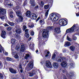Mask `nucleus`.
<instances>
[{"label":"nucleus","mask_w":79,"mask_h":79,"mask_svg":"<svg viewBox=\"0 0 79 79\" xmlns=\"http://www.w3.org/2000/svg\"><path fill=\"white\" fill-rule=\"evenodd\" d=\"M50 17L51 19L53 21H58V19L59 18L61 17L60 15H56L55 13H52L50 15Z\"/></svg>","instance_id":"nucleus-1"},{"label":"nucleus","mask_w":79,"mask_h":79,"mask_svg":"<svg viewBox=\"0 0 79 79\" xmlns=\"http://www.w3.org/2000/svg\"><path fill=\"white\" fill-rule=\"evenodd\" d=\"M42 36L44 38H48V30L44 29L43 30Z\"/></svg>","instance_id":"nucleus-2"},{"label":"nucleus","mask_w":79,"mask_h":79,"mask_svg":"<svg viewBox=\"0 0 79 79\" xmlns=\"http://www.w3.org/2000/svg\"><path fill=\"white\" fill-rule=\"evenodd\" d=\"M67 24L66 20L64 19H61L59 21V24L60 26H66Z\"/></svg>","instance_id":"nucleus-3"},{"label":"nucleus","mask_w":79,"mask_h":79,"mask_svg":"<svg viewBox=\"0 0 79 79\" xmlns=\"http://www.w3.org/2000/svg\"><path fill=\"white\" fill-rule=\"evenodd\" d=\"M16 14L17 15V16L20 17V18L19 19V21H21V20H19V19L21 18V20H23V17L21 16V12L20 11H19V10H17L16 11Z\"/></svg>","instance_id":"nucleus-4"},{"label":"nucleus","mask_w":79,"mask_h":79,"mask_svg":"<svg viewBox=\"0 0 79 79\" xmlns=\"http://www.w3.org/2000/svg\"><path fill=\"white\" fill-rule=\"evenodd\" d=\"M27 66L28 68V69H29V70H31L33 68V62L31 61L28 64Z\"/></svg>","instance_id":"nucleus-5"},{"label":"nucleus","mask_w":79,"mask_h":79,"mask_svg":"<svg viewBox=\"0 0 79 79\" xmlns=\"http://www.w3.org/2000/svg\"><path fill=\"white\" fill-rule=\"evenodd\" d=\"M54 32L56 33V34H60L61 32L60 31V27H57L55 28L54 30Z\"/></svg>","instance_id":"nucleus-6"},{"label":"nucleus","mask_w":79,"mask_h":79,"mask_svg":"<svg viewBox=\"0 0 79 79\" xmlns=\"http://www.w3.org/2000/svg\"><path fill=\"white\" fill-rule=\"evenodd\" d=\"M6 10H5L1 8L0 9V15H3L5 14Z\"/></svg>","instance_id":"nucleus-7"},{"label":"nucleus","mask_w":79,"mask_h":79,"mask_svg":"<svg viewBox=\"0 0 79 79\" xmlns=\"http://www.w3.org/2000/svg\"><path fill=\"white\" fill-rule=\"evenodd\" d=\"M46 66L48 68H51L52 66V64L50 61L49 60H47L46 61Z\"/></svg>","instance_id":"nucleus-8"},{"label":"nucleus","mask_w":79,"mask_h":79,"mask_svg":"<svg viewBox=\"0 0 79 79\" xmlns=\"http://www.w3.org/2000/svg\"><path fill=\"white\" fill-rule=\"evenodd\" d=\"M24 50H25V47H24V44L21 45V48L20 49V52L22 53L24 52Z\"/></svg>","instance_id":"nucleus-9"},{"label":"nucleus","mask_w":79,"mask_h":79,"mask_svg":"<svg viewBox=\"0 0 79 79\" xmlns=\"http://www.w3.org/2000/svg\"><path fill=\"white\" fill-rule=\"evenodd\" d=\"M45 53L46 54L45 57L47 58V57H50V52L48 51V50H45Z\"/></svg>","instance_id":"nucleus-10"},{"label":"nucleus","mask_w":79,"mask_h":79,"mask_svg":"<svg viewBox=\"0 0 79 79\" xmlns=\"http://www.w3.org/2000/svg\"><path fill=\"white\" fill-rule=\"evenodd\" d=\"M60 64L61 66L65 68L67 66V63L66 61H63Z\"/></svg>","instance_id":"nucleus-11"},{"label":"nucleus","mask_w":79,"mask_h":79,"mask_svg":"<svg viewBox=\"0 0 79 79\" xmlns=\"http://www.w3.org/2000/svg\"><path fill=\"white\" fill-rule=\"evenodd\" d=\"M37 15L35 14H31V18L33 19H37Z\"/></svg>","instance_id":"nucleus-12"},{"label":"nucleus","mask_w":79,"mask_h":79,"mask_svg":"<svg viewBox=\"0 0 79 79\" xmlns=\"http://www.w3.org/2000/svg\"><path fill=\"white\" fill-rule=\"evenodd\" d=\"M5 35H6V32L5 31H2L1 35V37L3 39H5Z\"/></svg>","instance_id":"nucleus-13"},{"label":"nucleus","mask_w":79,"mask_h":79,"mask_svg":"<svg viewBox=\"0 0 79 79\" xmlns=\"http://www.w3.org/2000/svg\"><path fill=\"white\" fill-rule=\"evenodd\" d=\"M53 66L54 68H55V69L58 68V64L56 62L53 63Z\"/></svg>","instance_id":"nucleus-14"},{"label":"nucleus","mask_w":79,"mask_h":79,"mask_svg":"<svg viewBox=\"0 0 79 79\" xmlns=\"http://www.w3.org/2000/svg\"><path fill=\"white\" fill-rule=\"evenodd\" d=\"M9 71L11 73H14L15 74H16V71L11 68L9 69Z\"/></svg>","instance_id":"nucleus-15"},{"label":"nucleus","mask_w":79,"mask_h":79,"mask_svg":"<svg viewBox=\"0 0 79 79\" xmlns=\"http://www.w3.org/2000/svg\"><path fill=\"white\" fill-rule=\"evenodd\" d=\"M31 3L32 6H34L35 5V0H31Z\"/></svg>","instance_id":"nucleus-16"},{"label":"nucleus","mask_w":79,"mask_h":79,"mask_svg":"<svg viewBox=\"0 0 79 79\" xmlns=\"http://www.w3.org/2000/svg\"><path fill=\"white\" fill-rule=\"evenodd\" d=\"M31 13L29 11H27L26 14V15L27 16V17H31Z\"/></svg>","instance_id":"nucleus-17"},{"label":"nucleus","mask_w":79,"mask_h":79,"mask_svg":"<svg viewBox=\"0 0 79 79\" xmlns=\"http://www.w3.org/2000/svg\"><path fill=\"white\" fill-rule=\"evenodd\" d=\"M35 73H36V72L35 71V70H33L32 73H29V76H30V77H32V76H34V75L35 74Z\"/></svg>","instance_id":"nucleus-18"},{"label":"nucleus","mask_w":79,"mask_h":79,"mask_svg":"<svg viewBox=\"0 0 79 79\" xmlns=\"http://www.w3.org/2000/svg\"><path fill=\"white\" fill-rule=\"evenodd\" d=\"M15 32L17 34H19L21 32V29H17L15 30Z\"/></svg>","instance_id":"nucleus-19"},{"label":"nucleus","mask_w":79,"mask_h":79,"mask_svg":"<svg viewBox=\"0 0 79 79\" xmlns=\"http://www.w3.org/2000/svg\"><path fill=\"white\" fill-rule=\"evenodd\" d=\"M6 5H7V6H10V7H11V6H13V4L10 2H7L6 3Z\"/></svg>","instance_id":"nucleus-20"},{"label":"nucleus","mask_w":79,"mask_h":79,"mask_svg":"<svg viewBox=\"0 0 79 79\" xmlns=\"http://www.w3.org/2000/svg\"><path fill=\"white\" fill-rule=\"evenodd\" d=\"M70 45H71L70 43L68 41H67L66 43L64 45L65 47H66V46H70Z\"/></svg>","instance_id":"nucleus-21"},{"label":"nucleus","mask_w":79,"mask_h":79,"mask_svg":"<svg viewBox=\"0 0 79 79\" xmlns=\"http://www.w3.org/2000/svg\"><path fill=\"white\" fill-rule=\"evenodd\" d=\"M70 48L72 51H74L75 50V47L72 46L70 47Z\"/></svg>","instance_id":"nucleus-22"},{"label":"nucleus","mask_w":79,"mask_h":79,"mask_svg":"<svg viewBox=\"0 0 79 79\" xmlns=\"http://www.w3.org/2000/svg\"><path fill=\"white\" fill-rule=\"evenodd\" d=\"M13 15H14V14H13V12L11 11L10 12V16L11 18H13Z\"/></svg>","instance_id":"nucleus-23"},{"label":"nucleus","mask_w":79,"mask_h":79,"mask_svg":"<svg viewBox=\"0 0 79 79\" xmlns=\"http://www.w3.org/2000/svg\"><path fill=\"white\" fill-rule=\"evenodd\" d=\"M40 24L42 25L44 24L45 23V22H44V20H41L40 21Z\"/></svg>","instance_id":"nucleus-24"},{"label":"nucleus","mask_w":79,"mask_h":79,"mask_svg":"<svg viewBox=\"0 0 79 79\" xmlns=\"http://www.w3.org/2000/svg\"><path fill=\"white\" fill-rule=\"evenodd\" d=\"M56 60L58 62H61V61H63V59L61 57H59Z\"/></svg>","instance_id":"nucleus-25"},{"label":"nucleus","mask_w":79,"mask_h":79,"mask_svg":"<svg viewBox=\"0 0 79 79\" xmlns=\"http://www.w3.org/2000/svg\"><path fill=\"white\" fill-rule=\"evenodd\" d=\"M2 52H3V53L5 54V55L7 56V55H8V52H7L6 51H5V50H4V49H2Z\"/></svg>","instance_id":"nucleus-26"},{"label":"nucleus","mask_w":79,"mask_h":79,"mask_svg":"<svg viewBox=\"0 0 79 79\" xmlns=\"http://www.w3.org/2000/svg\"><path fill=\"white\" fill-rule=\"evenodd\" d=\"M15 42L16 41L15 40V39H12L11 40V43L13 44H15Z\"/></svg>","instance_id":"nucleus-27"},{"label":"nucleus","mask_w":79,"mask_h":79,"mask_svg":"<svg viewBox=\"0 0 79 79\" xmlns=\"http://www.w3.org/2000/svg\"><path fill=\"white\" fill-rule=\"evenodd\" d=\"M66 75L67 76H73V75H74V74L73 73H69V74H68V73H67L66 74Z\"/></svg>","instance_id":"nucleus-28"},{"label":"nucleus","mask_w":79,"mask_h":79,"mask_svg":"<svg viewBox=\"0 0 79 79\" xmlns=\"http://www.w3.org/2000/svg\"><path fill=\"white\" fill-rule=\"evenodd\" d=\"M44 9L47 10V9H48V8H49V6H48V5H45L44 6Z\"/></svg>","instance_id":"nucleus-29"},{"label":"nucleus","mask_w":79,"mask_h":79,"mask_svg":"<svg viewBox=\"0 0 79 79\" xmlns=\"http://www.w3.org/2000/svg\"><path fill=\"white\" fill-rule=\"evenodd\" d=\"M49 10H50V9H49L48 10H47L45 14V16H48V12L49 11Z\"/></svg>","instance_id":"nucleus-30"},{"label":"nucleus","mask_w":79,"mask_h":79,"mask_svg":"<svg viewBox=\"0 0 79 79\" xmlns=\"http://www.w3.org/2000/svg\"><path fill=\"white\" fill-rule=\"evenodd\" d=\"M6 16L5 15H4V16H2L0 17V18L1 19H4L5 18H6Z\"/></svg>","instance_id":"nucleus-31"},{"label":"nucleus","mask_w":79,"mask_h":79,"mask_svg":"<svg viewBox=\"0 0 79 79\" xmlns=\"http://www.w3.org/2000/svg\"><path fill=\"white\" fill-rule=\"evenodd\" d=\"M67 39L68 40V41H69V42H71V41H72V40H71V39L69 37V36H67Z\"/></svg>","instance_id":"nucleus-32"},{"label":"nucleus","mask_w":79,"mask_h":79,"mask_svg":"<svg viewBox=\"0 0 79 79\" xmlns=\"http://www.w3.org/2000/svg\"><path fill=\"white\" fill-rule=\"evenodd\" d=\"M18 17H19V19L17 20V22H18V23L19 22H21V21H23V19H22V20H21V19H19L20 18V16H19ZM20 20V21H19V20Z\"/></svg>","instance_id":"nucleus-33"},{"label":"nucleus","mask_w":79,"mask_h":79,"mask_svg":"<svg viewBox=\"0 0 79 79\" xmlns=\"http://www.w3.org/2000/svg\"><path fill=\"white\" fill-rule=\"evenodd\" d=\"M6 59L8 61H11V60H12V58H10L9 57H6Z\"/></svg>","instance_id":"nucleus-34"},{"label":"nucleus","mask_w":79,"mask_h":79,"mask_svg":"<svg viewBox=\"0 0 79 79\" xmlns=\"http://www.w3.org/2000/svg\"><path fill=\"white\" fill-rule=\"evenodd\" d=\"M29 56H30L29 54H26L25 56V59L27 60V58H29Z\"/></svg>","instance_id":"nucleus-35"},{"label":"nucleus","mask_w":79,"mask_h":79,"mask_svg":"<svg viewBox=\"0 0 79 79\" xmlns=\"http://www.w3.org/2000/svg\"><path fill=\"white\" fill-rule=\"evenodd\" d=\"M8 23L10 25V26H14V23H13L9 22H8Z\"/></svg>","instance_id":"nucleus-36"},{"label":"nucleus","mask_w":79,"mask_h":79,"mask_svg":"<svg viewBox=\"0 0 79 79\" xmlns=\"http://www.w3.org/2000/svg\"><path fill=\"white\" fill-rule=\"evenodd\" d=\"M14 58H15L16 59H18L19 58V56L17 54H15L14 56Z\"/></svg>","instance_id":"nucleus-37"},{"label":"nucleus","mask_w":79,"mask_h":79,"mask_svg":"<svg viewBox=\"0 0 79 79\" xmlns=\"http://www.w3.org/2000/svg\"><path fill=\"white\" fill-rule=\"evenodd\" d=\"M0 79H3V75L0 73Z\"/></svg>","instance_id":"nucleus-38"},{"label":"nucleus","mask_w":79,"mask_h":79,"mask_svg":"<svg viewBox=\"0 0 79 79\" xmlns=\"http://www.w3.org/2000/svg\"><path fill=\"white\" fill-rule=\"evenodd\" d=\"M25 35L26 37H27V38H28L29 37V35L28 33H25Z\"/></svg>","instance_id":"nucleus-39"},{"label":"nucleus","mask_w":79,"mask_h":79,"mask_svg":"<svg viewBox=\"0 0 79 79\" xmlns=\"http://www.w3.org/2000/svg\"><path fill=\"white\" fill-rule=\"evenodd\" d=\"M14 51L13 50H12V55H14L15 54V51Z\"/></svg>","instance_id":"nucleus-40"},{"label":"nucleus","mask_w":79,"mask_h":79,"mask_svg":"<svg viewBox=\"0 0 79 79\" xmlns=\"http://www.w3.org/2000/svg\"><path fill=\"white\" fill-rule=\"evenodd\" d=\"M25 34H28L29 33V31H28V29H26L25 30Z\"/></svg>","instance_id":"nucleus-41"},{"label":"nucleus","mask_w":79,"mask_h":79,"mask_svg":"<svg viewBox=\"0 0 79 79\" xmlns=\"http://www.w3.org/2000/svg\"><path fill=\"white\" fill-rule=\"evenodd\" d=\"M48 28L50 29V30H52V29H53V27H48Z\"/></svg>","instance_id":"nucleus-42"},{"label":"nucleus","mask_w":79,"mask_h":79,"mask_svg":"<svg viewBox=\"0 0 79 79\" xmlns=\"http://www.w3.org/2000/svg\"><path fill=\"white\" fill-rule=\"evenodd\" d=\"M20 48V46H19L18 47H17L16 48V49L17 50H18Z\"/></svg>","instance_id":"nucleus-43"},{"label":"nucleus","mask_w":79,"mask_h":79,"mask_svg":"<svg viewBox=\"0 0 79 79\" xmlns=\"http://www.w3.org/2000/svg\"><path fill=\"white\" fill-rule=\"evenodd\" d=\"M52 59L53 60H54L55 58V54H54L52 56Z\"/></svg>","instance_id":"nucleus-44"},{"label":"nucleus","mask_w":79,"mask_h":79,"mask_svg":"<svg viewBox=\"0 0 79 79\" xmlns=\"http://www.w3.org/2000/svg\"><path fill=\"white\" fill-rule=\"evenodd\" d=\"M41 6H43L44 5V2L41 1Z\"/></svg>","instance_id":"nucleus-45"},{"label":"nucleus","mask_w":79,"mask_h":79,"mask_svg":"<svg viewBox=\"0 0 79 79\" xmlns=\"http://www.w3.org/2000/svg\"><path fill=\"white\" fill-rule=\"evenodd\" d=\"M11 29V28L10 27H8L7 28V30H8V31H10Z\"/></svg>","instance_id":"nucleus-46"},{"label":"nucleus","mask_w":79,"mask_h":79,"mask_svg":"<svg viewBox=\"0 0 79 79\" xmlns=\"http://www.w3.org/2000/svg\"><path fill=\"white\" fill-rule=\"evenodd\" d=\"M73 63H71V64H70V67L71 68H73Z\"/></svg>","instance_id":"nucleus-47"},{"label":"nucleus","mask_w":79,"mask_h":79,"mask_svg":"<svg viewBox=\"0 0 79 79\" xmlns=\"http://www.w3.org/2000/svg\"><path fill=\"white\" fill-rule=\"evenodd\" d=\"M77 39V37L76 36H74L73 38V40H76Z\"/></svg>","instance_id":"nucleus-48"},{"label":"nucleus","mask_w":79,"mask_h":79,"mask_svg":"<svg viewBox=\"0 0 79 79\" xmlns=\"http://www.w3.org/2000/svg\"><path fill=\"white\" fill-rule=\"evenodd\" d=\"M40 19V17H39L36 20V22H37V21H39V19Z\"/></svg>","instance_id":"nucleus-49"},{"label":"nucleus","mask_w":79,"mask_h":79,"mask_svg":"<svg viewBox=\"0 0 79 79\" xmlns=\"http://www.w3.org/2000/svg\"><path fill=\"white\" fill-rule=\"evenodd\" d=\"M40 19V17H39L36 20V22H37V21H39V19Z\"/></svg>","instance_id":"nucleus-50"},{"label":"nucleus","mask_w":79,"mask_h":79,"mask_svg":"<svg viewBox=\"0 0 79 79\" xmlns=\"http://www.w3.org/2000/svg\"><path fill=\"white\" fill-rule=\"evenodd\" d=\"M40 19V17H39L36 20V22H37V21H39V19Z\"/></svg>","instance_id":"nucleus-51"},{"label":"nucleus","mask_w":79,"mask_h":79,"mask_svg":"<svg viewBox=\"0 0 79 79\" xmlns=\"http://www.w3.org/2000/svg\"><path fill=\"white\" fill-rule=\"evenodd\" d=\"M31 34L32 35H34V31H31Z\"/></svg>","instance_id":"nucleus-52"},{"label":"nucleus","mask_w":79,"mask_h":79,"mask_svg":"<svg viewBox=\"0 0 79 79\" xmlns=\"http://www.w3.org/2000/svg\"><path fill=\"white\" fill-rule=\"evenodd\" d=\"M23 29H26V26L25 25H24L23 26Z\"/></svg>","instance_id":"nucleus-53"},{"label":"nucleus","mask_w":79,"mask_h":79,"mask_svg":"<svg viewBox=\"0 0 79 79\" xmlns=\"http://www.w3.org/2000/svg\"><path fill=\"white\" fill-rule=\"evenodd\" d=\"M16 37L17 38H20V36H19V35H17L16 36Z\"/></svg>","instance_id":"nucleus-54"},{"label":"nucleus","mask_w":79,"mask_h":79,"mask_svg":"<svg viewBox=\"0 0 79 79\" xmlns=\"http://www.w3.org/2000/svg\"><path fill=\"white\" fill-rule=\"evenodd\" d=\"M29 27H34V25L32 24L31 26L29 25Z\"/></svg>","instance_id":"nucleus-55"},{"label":"nucleus","mask_w":79,"mask_h":79,"mask_svg":"<svg viewBox=\"0 0 79 79\" xmlns=\"http://www.w3.org/2000/svg\"><path fill=\"white\" fill-rule=\"evenodd\" d=\"M8 25L6 23L4 25V26H5V27H6L7 26H8Z\"/></svg>","instance_id":"nucleus-56"},{"label":"nucleus","mask_w":79,"mask_h":79,"mask_svg":"<svg viewBox=\"0 0 79 79\" xmlns=\"http://www.w3.org/2000/svg\"><path fill=\"white\" fill-rule=\"evenodd\" d=\"M0 48H1L2 50H3V48L2 47V45H0Z\"/></svg>","instance_id":"nucleus-57"},{"label":"nucleus","mask_w":79,"mask_h":79,"mask_svg":"<svg viewBox=\"0 0 79 79\" xmlns=\"http://www.w3.org/2000/svg\"><path fill=\"white\" fill-rule=\"evenodd\" d=\"M19 9V6H17L16 7V10H18Z\"/></svg>","instance_id":"nucleus-58"},{"label":"nucleus","mask_w":79,"mask_h":79,"mask_svg":"<svg viewBox=\"0 0 79 79\" xmlns=\"http://www.w3.org/2000/svg\"><path fill=\"white\" fill-rule=\"evenodd\" d=\"M19 68L20 69H22V67L21 66V65H19Z\"/></svg>","instance_id":"nucleus-59"},{"label":"nucleus","mask_w":79,"mask_h":79,"mask_svg":"<svg viewBox=\"0 0 79 79\" xmlns=\"http://www.w3.org/2000/svg\"><path fill=\"white\" fill-rule=\"evenodd\" d=\"M38 7H39V6H37L35 7V8L36 9H37V8H38Z\"/></svg>","instance_id":"nucleus-60"},{"label":"nucleus","mask_w":79,"mask_h":79,"mask_svg":"<svg viewBox=\"0 0 79 79\" xmlns=\"http://www.w3.org/2000/svg\"><path fill=\"white\" fill-rule=\"evenodd\" d=\"M1 66H2V63L0 62V67Z\"/></svg>","instance_id":"nucleus-61"},{"label":"nucleus","mask_w":79,"mask_h":79,"mask_svg":"<svg viewBox=\"0 0 79 79\" xmlns=\"http://www.w3.org/2000/svg\"><path fill=\"white\" fill-rule=\"evenodd\" d=\"M31 37H30L29 39V40H31Z\"/></svg>","instance_id":"nucleus-62"},{"label":"nucleus","mask_w":79,"mask_h":79,"mask_svg":"<svg viewBox=\"0 0 79 79\" xmlns=\"http://www.w3.org/2000/svg\"><path fill=\"white\" fill-rule=\"evenodd\" d=\"M38 52H39V51L38 50H37L36 51V53H38Z\"/></svg>","instance_id":"nucleus-63"},{"label":"nucleus","mask_w":79,"mask_h":79,"mask_svg":"<svg viewBox=\"0 0 79 79\" xmlns=\"http://www.w3.org/2000/svg\"><path fill=\"white\" fill-rule=\"evenodd\" d=\"M23 69H21L20 70V72L21 73H23Z\"/></svg>","instance_id":"nucleus-64"}]
</instances>
